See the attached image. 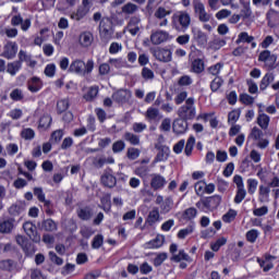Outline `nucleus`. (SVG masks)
<instances>
[{
	"instance_id": "nucleus-1",
	"label": "nucleus",
	"mask_w": 279,
	"mask_h": 279,
	"mask_svg": "<svg viewBox=\"0 0 279 279\" xmlns=\"http://www.w3.org/2000/svg\"><path fill=\"white\" fill-rule=\"evenodd\" d=\"M178 114L181 119H185V121L195 119V99L187 98L185 105L178 110Z\"/></svg>"
},
{
	"instance_id": "nucleus-2",
	"label": "nucleus",
	"mask_w": 279,
	"mask_h": 279,
	"mask_svg": "<svg viewBox=\"0 0 279 279\" xmlns=\"http://www.w3.org/2000/svg\"><path fill=\"white\" fill-rule=\"evenodd\" d=\"M23 230L31 241H33V243H40V233H38L36 225H34L32 221H26L23 223Z\"/></svg>"
},
{
	"instance_id": "nucleus-3",
	"label": "nucleus",
	"mask_w": 279,
	"mask_h": 279,
	"mask_svg": "<svg viewBox=\"0 0 279 279\" xmlns=\"http://www.w3.org/2000/svg\"><path fill=\"white\" fill-rule=\"evenodd\" d=\"M194 12L201 23H208L213 19V14L206 12V7L202 2H194Z\"/></svg>"
},
{
	"instance_id": "nucleus-4",
	"label": "nucleus",
	"mask_w": 279,
	"mask_h": 279,
	"mask_svg": "<svg viewBox=\"0 0 279 279\" xmlns=\"http://www.w3.org/2000/svg\"><path fill=\"white\" fill-rule=\"evenodd\" d=\"M16 51H19V46L16 43L8 41L3 47L2 58H7V60H12L16 58Z\"/></svg>"
},
{
	"instance_id": "nucleus-5",
	"label": "nucleus",
	"mask_w": 279,
	"mask_h": 279,
	"mask_svg": "<svg viewBox=\"0 0 279 279\" xmlns=\"http://www.w3.org/2000/svg\"><path fill=\"white\" fill-rule=\"evenodd\" d=\"M170 38L171 35L165 31H157L150 35V41L153 45H162V43H167Z\"/></svg>"
},
{
	"instance_id": "nucleus-6",
	"label": "nucleus",
	"mask_w": 279,
	"mask_h": 279,
	"mask_svg": "<svg viewBox=\"0 0 279 279\" xmlns=\"http://www.w3.org/2000/svg\"><path fill=\"white\" fill-rule=\"evenodd\" d=\"M16 228V220L14 218H8L0 222V234H12V231Z\"/></svg>"
},
{
	"instance_id": "nucleus-7",
	"label": "nucleus",
	"mask_w": 279,
	"mask_h": 279,
	"mask_svg": "<svg viewBox=\"0 0 279 279\" xmlns=\"http://www.w3.org/2000/svg\"><path fill=\"white\" fill-rule=\"evenodd\" d=\"M172 130L174 134H184L189 130V122L184 118H179L173 121Z\"/></svg>"
},
{
	"instance_id": "nucleus-8",
	"label": "nucleus",
	"mask_w": 279,
	"mask_h": 279,
	"mask_svg": "<svg viewBox=\"0 0 279 279\" xmlns=\"http://www.w3.org/2000/svg\"><path fill=\"white\" fill-rule=\"evenodd\" d=\"M192 34H193V40L197 43L198 47H206V45H208V35H206V33L199 29L193 28Z\"/></svg>"
},
{
	"instance_id": "nucleus-9",
	"label": "nucleus",
	"mask_w": 279,
	"mask_h": 279,
	"mask_svg": "<svg viewBox=\"0 0 279 279\" xmlns=\"http://www.w3.org/2000/svg\"><path fill=\"white\" fill-rule=\"evenodd\" d=\"M156 60L159 62H171V50L165 48H158L154 51Z\"/></svg>"
},
{
	"instance_id": "nucleus-10",
	"label": "nucleus",
	"mask_w": 279,
	"mask_h": 279,
	"mask_svg": "<svg viewBox=\"0 0 279 279\" xmlns=\"http://www.w3.org/2000/svg\"><path fill=\"white\" fill-rule=\"evenodd\" d=\"M100 182L108 189H114V186H117V178L110 174V172H105L100 178Z\"/></svg>"
},
{
	"instance_id": "nucleus-11",
	"label": "nucleus",
	"mask_w": 279,
	"mask_h": 279,
	"mask_svg": "<svg viewBox=\"0 0 279 279\" xmlns=\"http://www.w3.org/2000/svg\"><path fill=\"white\" fill-rule=\"evenodd\" d=\"M165 184H167V180L165 177L160 174H153L150 186L154 189V191H158L159 189H163Z\"/></svg>"
},
{
	"instance_id": "nucleus-12",
	"label": "nucleus",
	"mask_w": 279,
	"mask_h": 279,
	"mask_svg": "<svg viewBox=\"0 0 279 279\" xmlns=\"http://www.w3.org/2000/svg\"><path fill=\"white\" fill-rule=\"evenodd\" d=\"M25 202H17L9 207V215L12 217H19L21 213H25Z\"/></svg>"
},
{
	"instance_id": "nucleus-13",
	"label": "nucleus",
	"mask_w": 279,
	"mask_h": 279,
	"mask_svg": "<svg viewBox=\"0 0 279 279\" xmlns=\"http://www.w3.org/2000/svg\"><path fill=\"white\" fill-rule=\"evenodd\" d=\"M76 215L82 221H89L93 219V209L88 206L82 207L76 210Z\"/></svg>"
},
{
	"instance_id": "nucleus-14",
	"label": "nucleus",
	"mask_w": 279,
	"mask_h": 279,
	"mask_svg": "<svg viewBox=\"0 0 279 279\" xmlns=\"http://www.w3.org/2000/svg\"><path fill=\"white\" fill-rule=\"evenodd\" d=\"M70 73H76L77 75H84V61L74 60L69 68Z\"/></svg>"
},
{
	"instance_id": "nucleus-15",
	"label": "nucleus",
	"mask_w": 279,
	"mask_h": 279,
	"mask_svg": "<svg viewBox=\"0 0 279 279\" xmlns=\"http://www.w3.org/2000/svg\"><path fill=\"white\" fill-rule=\"evenodd\" d=\"M112 99L117 101V104H125V101L130 99V92L120 89L112 95Z\"/></svg>"
},
{
	"instance_id": "nucleus-16",
	"label": "nucleus",
	"mask_w": 279,
	"mask_h": 279,
	"mask_svg": "<svg viewBox=\"0 0 279 279\" xmlns=\"http://www.w3.org/2000/svg\"><path fill=\"white\" fill-rule=\"evenodd\" d=\"M17 263L14 259H1L0 269L1 271H14L16 269Z\"/></svg>"
},
{
	"instance_id": "nucleus-17",
	"label": "nucleus",
	"mask_w": 279,
	"mask_h": 279,
	"mask_svg": "<svg viewBox=\"0 0 279 279\" xmlns=\"http://www.w3.org/2000/svg\"><path fill=\"white\" fill-rule=\"evenodd\" d=\"M162 245H165V235L159 234L154 240L146 243L144 247L151 250L162 247Z\"/></svg>"
},
{
	"instance_id": "nucleus-18",
	"label": "nucleus",
	"mask_w": 279,
	"mask_h": 279,
	"mask_svg": "<svg viewBox=\"0 0 279 279\" xmlns=\"http://www.w3.org/2000/svg\"><path fill=\"white\" fill-rule=\"evenodd\" d=\"M140 23H141V20H138V17H132L130 20L128 25V31L130 32V34H132V36H136V34L141 32V27L138 26Z\"/></svg>"
},
{
	"instance_id": "nucleus-19",
	"label": "nucleus",
	"mask_w": 279,
	"mask_h": 279,
	"mask_svg": "<svg viewBox=\"0 0 279 279\" xmlns=\"http://www.w3.org/2000/svg\"><path fill=\"white\" fill-rule=\"evenodd\" d=\"M93 33L90 32H85L82 33L80 36V44L82 45V47H90V45H93Z\"/></svg>"
},
{
	"instance_id": "nucleus-20",
	"label": "nucleus",
	"mask_w": 279,
	"mask_h": 279,
	"mask_svg": "<svg viewBox=\"0 0 279 279\" xmlns=\"http://www.w3.org/2000/svg\"><path fill=\"white\" fill-rule=\"evenodd\" d=\"M178 21L183 29H189V26L191 25V15L186 12H181L178 15Z\"/></svg>"
},
{
	"instance_id": "nucleus-21",
	"label": "nucleus",
	"mask_w": 279,
	"mask_h": 279,
	"mask_svg": "<svg viewBox=\"0 0 279 279\" xmlns=\"http://www.w3.org/2000/svg\"><path fill=\"white\" fill-rule=\"evenodd\" d=\"M43 88V82H40V78L34 76L31 81H28V90L31 93H38Z\"/></svg>"
},
{
	"instance_id": "nucleus-22",
	"label": "nucleus",
	"mask_w": 279,
	"mask_h": 279,
	"mask_svg": "<svg viewBox=\"0 0 279 279\" xmlns=\"http://www.w3.org/2000/svg\"><path fill=\"white\" fill-rule=\"evenodd\" d=\"M41 230L46 232H56L58 230V223L53 219H46L41 222Z\"/></svg>"
},
{
	"instance_id": "nucleus-23",
	"label": "nucleus",
	"mask_w": 279,
	"mask_h": 279,
	"mask_svg": "<svg viewBox=\"0 0 279 279\" xmlns=\"http://www.w3.org/2000/svg\"><path fill=\"white\" fill-rule=\"evenodd\" d=\"M89 9L88 7H80L75 13L71 14V19L73 21H82L86 14H88Z\"/></svg>"
},
{
	"instance_id": "nucleus-24",
	"label": "nucleus",
	"mask_w": 279,
	"mask_h": 279,
	"mask_svg": "<svg viewBox=\"0 0 279 279\" xmlns=\"http://www.w3.org/2000/svg\"><path fill=\"white\" fill-rule=\"evenodd\" d=\"M219 204H221V197L219 196H210L203 201V206L208 209L213 208V206H219Z\"/></svg>"
},
{
	"instance_id": "nucleus-25",
	"label": "nucleus",
	"mask_w": 279,
	"mask_h": 279,
	"mask_svg": "<svg viewBox=\"0 0 279 279\" xmlns=\"http://www.w3.org/2000/svg\"><path fill=\"white\" fill-rule=\"evenodd\" d=\"M274 80H275L274 73H271V72L266 73L265 76L260 81L259 89L266 90L267 86H269V84H271V82H274Z\"/></svg>"
},
{
	"instance_id": "nucleus-26",
	"label": "nucleus",
	"mask_w": 279,
	"mask_h": 279,
	"mask_svg": "<svg viewBox=\"0 0 279 279\" xmlns=\"http://www.w3.org/2000/svg\"><path fill=\"white\" fill-rule=\"evenodd\" d=\"M169 147L166 146V147H162L159 153L157 154L154 162H153V166L156 165V162H162V160H167V158H169Z\"/></svg>"
},
{
	"instance_id": "nucleus-27",
	"label": "nucleus",
	"mask_w": 279,
	"mask_h": 279,
	"mask_svg": "<svg viewBox=\"0 0 279 279\" xmlns=\"http://www.w3.org/2000/svg\"><path fill=\"white\" fill-rule=\"evenodd\" d=\"M21 61H13L11 63H8L7 65V73H10L12 76L16 75L19 71H21Z\"/></svg>"
},
{
	"instance_id": "nucleus-28",
	"label": "nucleus",
	"mask_w": 279,
	"mask_h": 279,
	"mask_svg": "<svg viewBox=\"0 0 279 279\" xmlns=\"http://www.w3.org/2000/svg\"><path fill=\"white\" fill-rule=\"evenodd\" d=\"M171 260H173L174 263H180V260H186V263H193V259L191 258V256H189V254L184 252V250L179 251L178 255H173Z\"/></svg>"
},
{
	"instance_id": "nucleus-29",
	"label": "nucleus",
	"mask_w": 279,
	"mask_h": 279,
	"mask_svg": "<svg viewBox=\"0 0 279 279\" xmlns=\"http://www.w3.org/2000/svg\"><path fill=\"white\" fill-rule=\"evenodd\" d=\"M269 193L270 189L265 186H259V202L264 204V202H269Z\"/></svg>"
},
{
	"instance_id": "nucleus-30",
	"label": "nucleus",
	"mask_w": 279,
	"mask_h": 279,
	"mask_svg": "<svg viewBox=\"0 0 279 279\" xmlns=\"http://www.w3.org/2000/svg\"><path fill=\"white\" fill-rule=\"evenodd\" d=\"M257 123L262 130H267V128H269V116L265 113L259 114L257 118Z\"/></svg>"
},
{
	"instance_id": "nucleus-31",
	"label": "nucleus",
	"mask_w": 279,
	"mask_h": 279,
	"mask_svg": "<svg viewBox=\"0 0 279 279\" xmlns=\"http://www.w3.org/2000/svg\"><path fill=\"white\" fill-rule=\"evenodd\" d=\"M123 14H134L135 12H138V5L129 2L122 7Z\"/></svg>"
},
{
	"instance_id": "nucleus-32",
	"label": "nucleus",
	"mask_w": 279,
	"mask_h": 279,
	"mask_svg": "<svg viewBox=\"0 0 279 279\" xmlns=\"http://www.w3.org/2000/svg\"><path fill=\"white\" fill-rule=\"evenodd\" d=\"M243 9L241 10L240 17L245 21L252 16V9L250 8V2H242Z\"/></svg>"
},
{
	"instance_id": "nucleus-33",
	"label": "nucleus",
	"mask_w": 279,
	"mask_h": 279,
	"mask_svg": "<svg viewBox=\"0 0 279 279\" xmlns=\"http://www.w3.org/2000/svg\"><path fill=\"white\" fill-rule=\"evenodd\" d=\"M158 219H160V213L158 211V209L151 210L147 217L148 226H154V223H156Z\"/></svg>"
},
{
	"instance_id": "nucleus-34",
	"label": "nucleus",
	"mask_w": 279,
	"mask_h": 279,
	"mask_svg": "<svg viewBox=\"0 0 279 279\" xmlns=\"http://www.w3.org/2000/svg\"><path fill=\"white\" fill-rule=\"evenodd\" d=\"M192 71L194 73H203V71H204V61L202 59H195L192 62Z\"/></svg>"
},
{
	"instance_id": "nucleus-35",
	"label": "nucleus",
	"mask_w": 279,
	"mask_h": 279,
	"mask_svg": "<svg viewBox=\"0 0 279 279\" xmlns=\"http://www.w3.org/2000/svg\"><path fill=\"white\" fill-rule=\"evenodd\" d=\"M51 121H52L51 116H49V114L43 116L39 119V128L47 130L48 128H50Z\"/></svg>"
},
{
	"instance_id": "nucleus-36",
	"label": "nucleus",
	"mask_w": 279,
	"mask_h": 279,
	"mask_svg": "<svg viewBox=\"0 0 279 279\" xmlns=\"http://www.w3.org/2000/svg\"><path fill=\"white\" fill-rule=\"evenodd\" d=\"M159 114L160 111L158 109L150 107L146 111V119H149V121H156Z\"/></svg>"
},
{
	"instance_id": "nucleus-37",
	"label": "nucleus",
	"mask_w": 279,
	"mask_h": 279,
	"mask_svg": "<svg viewBox=\"0 0 279 279\" xmlns=\"http://www.w3.org/2000/svg\"><path fill=\"white\" fill-rule=\"evenodd\" d=\"M278 60V56L276 54H270L268 59L265 62V65L267 66L268 71H274L276 69V62Z\"/></svg>"
},
{
	"instance_id": "nucleus-38",
	"label": "nucleus",
	"mask_w": 279,
	"mask_h": 279,
	"mask_svg": "<svg viewBox=\"0 0 279 279\" xmlns=\"http://www.w3.org/2000/svg\"><path fill=\"white\" fill-rule=\"evenodd\" d=\"M57 110L59 114H62V112H66L69 110V99H62L57 102Z\"/></svg>"
},
{
	"instance_id": "nucleus-39",
	"label": "nucleus",
	"mask_w": 279,
	"mask_h": 279,
	"mask_svg": "<svg viewBox=\"0 0 279 279\" xmlns=\"http://www.w3.org/2000/svg\"><path fill=\"white\" fill-rule=\"evenodd\" d=\"M142 77L145 80V82H151V80L155 77L154 71L149 68H143Z\"/></svg>"
},
{
	"instance_id": "nucleus-40",
	"label": "nucleus",
	"mask_w": 279,
	"mask_h": 279,
	"mask_svg": "<svg viewBox=\"0 0 279 279\" xmlns=\"http://www.w3.org/2000/svg\"><path fill=\"white\" fill-rule=\"evenodd\" d=\"M10 97L13 101H23L25 96L23 95V90L15 88L11 92Z\"/></svg>"
},
{
	"instance_id": "nucleus-41",
	"label": "nucleus",
	"mask_w": 279,
	"mask_h": 279,
	"mask_svg": "<svg viewBox=\"0 0 279 279\" xmlns=\"http://www.w3.org/2000/svg\"><path fill=\"white\" fill-rule=\"evenodd\" d=\"M245 195H247L245 187H239L236 191V195L234 197V203L241 204V202H243V199H245Z\"/></svg>"
},
{
	"instance_id": "nucleus-42",
	"label": "nucleus",
	"mask_w": 279,
	"mask_h": 279,
	"mask_svg": "<svg viewBox=\"0 0 279 279\" xmlns=\"http://www.w3.org/2000/svg\"><path fill=\"white\" fill-rule=\"evenodd\" d=\"M183 219H195V217H197V209H195V207H190L187 209L184 210L183 213Z\"/></svg>"
},
{
	"instance_id": "nucleus-43",
	"label": "nucleus",
	"mask_w": 279,
	"mask_h": 279,
	"mask_svg": "<svg viewBox=\"0 0 279 279\" xmlns=\"http://www.w3.org/2000/svg\"><path fill=\"white\" fill-rule=\"evenodd\" d=\"M124 140L131 143V145H138L140 143L138 135H135L134 133L130 132L124 133Z\"/></svg>"
},
{
	"instance_id": "nucleus-44",
	"label": "nucleus",
	"mask_w": 279,
	"mask_h": 279,
	"mask_svg": "<svg viewBox=\"0 0 279 279\" xmlns=\"http://www.w3.org/2000/svg\"><path fill=\"white\" fill-rule=\"evenodd\" d=\"M193 147H195V138L191 136L189 137L184 149L186 156H191V154H193Z\"/></svg>"
},
{
	"instance_id": "nucleus-45",
	"label": "nucleus",
	"mask_w": 279,
	"mask_h": 279,
	"mask_svg": "<svg viewBox=\"0 0 279 279\" xmlns=\"http://www.w3.org/2000/svg\"><path fill=\"white\" fill-rule=\"evenodd\" d=\"M223 85V80L221 77H216L215 80L211 81L210 83V88L213 93H217L219 88Z\"/></svg>"
},
{
	"instance_id": "nucleus-46",
	"label": "nucleus",
	"mask_w": 279,
	"mask_h": 279,
	"mask_svg": "<svg viewBox=\"0 0 279 279\" xmlns=\"http://www.w3.org/2000/svg\"><path fill=\"white\" fill-rule=\"evenodd\" d=\"M252 40H254V36H250L246 32H243L239 35L235 43L239 45L240 43H252Z\"/></svg>"
},
{
	"instance_id": "nucleus-47",
	"label": "nucleus",
	"mask_w": 279,
	"mask_h": 279,
	"mask_svg": "<svg viewBox=\"0 0 279 279\" xmlns=\"http://www.w3.org/2000/svg\"><path fill=\"white\" fill-rule=\"evenodd\" d=\"M102 245H104V235L101 234L96 235L92 242V247L94 250H99V247H101Z\"/></svg>"
},
{
	"instance_id": "nucleus-48",
	"label": "nucleus",
	"mask_w": 279,
	"mask_h": 279,
	"mask_svg": "<svg viewBox=\"0 0 279 279\" xmlns=\"http://www.w3.org/2000/svg\"><path fill=\"white\" fill-rule=\"evenodd\" d=\"M62 136H64V131L57 130L51 134L50 141L51 143H60V141H62Z\"/></svg>"
},
{
	"instance_id": "nucleus-49",
	"label": "nucleus",
	"mask_w": 279,
	"mask_h": 279,
	"mask_svg": "<svg viewBox=\"0 0 279 279\" xmlns=\"http://www.w3.org/2000/svg\"><path fill=\"white\" fill-rule=\"evenodd\" d=\"M256 239H258V230L252 229V230L247 231L246 240L250 243H256Z\"/></svg>"
},
{
	"instance_id": "nucleus-50",
	"label": "nucleus",
	"mask_w": 279,
	"mask_h": 279,
	"mask_svg": "<svg viewBox=\"0 0 279 279\" xmlns=\"http://www.w3.org/2000/svg\"><path fill=\"white\" fill-rule=\"evenodd\" d=\"M123 149H125V142L118 141V142L113 143V145H112L113 154H119V153L123 151Z\"/></svg>"
},
{
	"instance_id": "nucleus-51",
	"label": "nucleus",
	"mask_w": 279,
	"mask_h": 279,
	"mask_svg": "<svg viewBox=\"0 0 279 279\" xmlns=\"http://www.w3.org/2000/svg\"><path fill=\"white\" fill-rule=\"evenodd\" d=\"M93 69H95V62L93 60H88L86 63H84L83 75H88V73H93Z\"/></svg>"
},
{
	"instance_id": "nucleus-52",
	"label": "nucleus",
	"mask_w": 279,
	"mask_h": 279,
	"mask_svg": "<svg viewBox=\"0 0 279 279\" xmlns=\"http://www.w3.org/2000/svg\"><path fill=\"white\" fill-rule=\"evenodd\" d=\"M209 45H210L211 49H214L215 51H218V49H219L220 47H225L226 40L216 38V39H214L213 41H210Z\"/></svg>"
},
{
	"instance_id": "nucleus-53",
	"label": "nucleus",
	"mask_w": 279,
	"mask_h": 279,
	"mask_svg": "<svg viewBox=\"0 0 279 279\" xmlns=\"http://www.w3.org/2000/svg\"><path fill=\"white\" fill-rule=\"evenodd\" d=\"M240 101L245 106H252V104H254V97L250 96L248 94H241Z\"/></svg>"
},
{
	"instance_id": "nucleus-54",
	"label": "nucleus",
	"mask_w": 279,
	"mask_h": 279,
	"mask_svg": "<svg viewBox=\"0 0 279 279\" xmlns=\"http://www.w3.org/2000/svg\"><path fill=\"white\" fill-rule=\"evenodd\" d=\"M247 186L250 195H254V193H256V187L258 186V181H256L255 179H248Z\"/></svg>"
},
{
	"instance_id": "nucleus-55",
	"label": "nucleus",
	"mask_w": 279,
	"mask_h": 279,
	"mask_svg": "<svg viewBox=\"0 0 279 279\" xmlns=\"http://www.w3.org/2000/svg\"><path fill=\"white\" fill-rule=\"evenodd\" d=\"M167 257H168L167 253H159V254H157V256L154 259V265L156 267H160V265H162L165 263Z\"/></svg>"
},
{
	"instance_id": "nucleus-56",
	"label": "nucleus",
	"mask_w": 279,
	"mask_h": 279,
	"mask_svg": "<svg viewBox=\"0 0 279 279\" xmlns=\"http://www.w3.org/2000/svg\"><path fill=\"white\" fill-rule=\"evenodd\" d=\"M35 135L36 133L32 129H25L21 133L22 138H25V141H32V138H34Z\"/></svg>"
},
{
	"instance_id": "nucleus-57",
	"label": "nucleus",
	"mask_w": 279,
	"mask_h": 279,
	"mask_svg": "<svg viewBox=\"0 0 279 279\" xmlns=\"http://www.w3.org/2000/svg\"><path fill=\"white\" fill-rule=\"evenodd\" d=\"M179 86H191L193 84V80L189 75L181 76L178 82Z\"/></svg>"
},
{
	"instance_id": "nucleus-58",
	"label": "nucleus",
	"mask_w": 279,
	"mask_h": 279,
	"mask_svg": "<svg viewBox=\"0 0 279 279\" xmlns=\"http://www.w3.org/2000/svg\"><path fill=\"white\" fill-rule=\"evenodd\" d=\"M44 204V208L46 210V215H48L49 217H51V215H53V204L51 203V201H44L41 202Z\"/></svg>"
},
{
	"instance_id": "nucleus-59",
	"label": "nucleus",
	"mask_w": 279,
	"mask_h": 279,
	"mask_svg": "<svg viewBox=\"0 0 279 279\" xmlns=\"http://www.w3.org/2000/svg\"><path fill=\"white\" fill-rule=\"evenodd\" d=\"M98 93H99V88H97V87H92V88L87 92V94H86V96H85V99H87V101H90V100L95 99V97H97Z\"/></svg>"
},
{
	"instance_id": "nucleus-60",
	"label": "nucleus",
	"mask_w": 279,
	"mask_h": 279,
	"mask_svg": "<svg viewBox=\"0 0 279 279\" xmlns=\"http://www.w3.org/2000/svg\"><path fill=\"white\" fill-rule=\"evenodd\" d=\"M267 213H269V208L267 206H263L253 210L255 217H265Z\"/></svg>"
},
{
	"instance_id": "nucleus-61",
	"label": "nucleus",
	"mask_w": 279,
	"mask_h": 279,
	"mask_svg": "<svg viewBox=\"0 0 279 279\" xmlns=\"http://www.w3.org/2000/svg\"><path fill=\"white\" fill-rule=\"evenodd\" d=\"M192 232H193V226H190L185 229L180 230L179 233H178V238L179 239H186V236H189V234H192Z\"/></svg>"
},
{
	"instance_id": "nucleus-62",
	"label": "nucleus",
	"mask_w": 279,
	"mask_h": 279,
	"mask_svg": "<svg viewBox=\"0 0 279 279\" xmlns=\"http://www.w3.org/2000/svg\"><path fill=\"white\" fill-rule=\"evenodd\" d=\"M234 217H236V211L234 209H230L223 217H222V221H225V223H230V221H232V219H234Z\"/></svg>"
},
{
	"instance_id": "nucleus-63",
	"label": "nucleus",
	"mask_w": 279,
	"mask_h": 279,
	"mask_svg": "<svg viewBox=\"0 0 279 279\" xmlns=\"http://www.w3.org/2000/svg\"><path fill=\"white\" fill-rule=\"evenodd\" d=\"M34 195L37 197L38 202H45V192H43V187H34Z\"/></svg>"
},
{
	"instance_id": "nucleus-64",
	"label": "nucleus",
	"mask_w": 279,
	"mask_h": 279,
	"mask_svg": "<svg viewBox=\"0 0 279 279\" xmlns=\"http://www.w3.org/2000/svg\"><path fill=\"white\" fill-rule=\"evenodd\" d=\"M45 75L47 77H53L56 75V64H48L45 69Z\"/></svg>"
}]
</instances>
